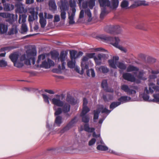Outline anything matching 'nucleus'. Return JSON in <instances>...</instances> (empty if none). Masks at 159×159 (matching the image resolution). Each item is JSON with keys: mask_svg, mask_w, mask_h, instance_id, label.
Returning <instances> with one entry per match:
<instances>
[{"mask_svg": "<svg viewBox=\"0 0 159 159\" xmlns=\"http://www.w3.org/2000/svg\"><path fill=\"white\" fill-rule=\"evenodd\" d=\"M59 55V53L57 52H52L51 53L52 58L55 60L56 61L57 60H58Z\"/></svg>", "mask_w": 159, "mask_h": 159, "instance_id": "38", "label": "nucleus"}, {"mask_svg": "<svg viewBox=\"0 0 159 159\" xmlns=\"http://www.w3.org/2000/svg\"><path fill=\"white\" fill-rule=\"evenodd\" d=\"M95 55V53H87L86 56L88 57L89 59L94 58Z\"/></svg>", "mask_w": 159, "mask_h": 159, "instance_id": "62", "label": "nucleus"}, {"mask_svg": "<svg viewBox=\"0 0 159 159\" xmlns=\"http://www.w3.org/2000/svg\"><path fill=\"white\" fill-rule=\"evenodd\" d=\"M149 90H148L147 87H145L144 93L140 94L139 96L142 98L145 101L151 102L152 101H150L151 99H149V96L148 94L152 93L154 92L153 90L156 91H159V87L156 86L154 83H150L149 84Z\"/></svg>", "mask_w": 159, "mask_h": 159, "instance_id": "3", "label": "nucleus"}, {"mask_svg": "<svg viewBox=\"0 0 159 159\" xmlns=\"http://www.w3.org/2000/svg\"><path fill=\"white\" fill-rule=\"evenodd\" d=\"M85 13L89 17V21H90L92 20V14L90 10L89 9H87L85 10Z\"/></svg>", "mask_w": 159, "mask_h": 159, "instance_id": "53", "label": "nucleus"}, {"mask_svg": "<svg viewBox=\"0 0 159 159\" xmlns=\"http://www.w3.org/2000/svg\"><path fill=\"white\" fill-rule=\"evenodd\" d=\"M70 54L71 60H75V59L77 58V52L76 51L73 50L71 51L70 52Z\"/></svg>", "mask_w": 159, "mask_h": 159, "instance_id": "36", "label": "nucleus"}, {"mask_svg": "<svg viewBox=\"0 0 159 159\" xmlns=\"http://www.w3.org/2000/svg\"><path fill=\"white\" fill-rule=\"evenodd\" d=\"M67 55L64 51H62L61 52L58 59V61H61V62H64L65 60L66 57Z\"/></svg>", "mask_w": 159, "mask_h": 159, "instance_id": "29", "label": "nucleus"}, {"mask_svg": "<svg viewBox=\"0 0 159 159\" xmlns=\"http://www.w3.org/2000/svg\"><path fill=\"white\" fill-rule=\"evenodd\" d=\"M87 74L88 76L94 77L95 76V73L93 69H91L87 71Z\"/></svg>", "mask_w": 159, "mask_h": 159, "instance_id": "39", "label": "nucleus"}, {"mask_svg": "<svg viewBox=\"0 0 159 159\" xmlns=\"http://www.w3.org/2000/svg\"><path fill=\"white\" fill-rule=\"evenodd\" d=\"M98 109H99L100 111H101L102 113H106L107 114V115H108L111 111V110H109L106 108H104L102 105H99Z\"/></svg>", "mask_w": 159, "mask_h": 159, "instance_id": "30", "label": "nucleus"}, {"mask_svg": "<svg viewBox=\"0 0 159 159\" xmlns=\"http://www.w3.org/2000/svg\"><path fill=\"white\" fill-rule=\"evenodd\" d=\"M121 104V103L119 102H112L110 106V108L112 109L116 107Z\"/></svg>", "mask_w": 159, "mask_h": 159, "instance_id": "43", "label": "nucleus"}, {"mask_svg": "<svg viewBox=\"0 0 159 159\" xmlns=\"http://www.w3.org/2000/svg\"><path fill=\"white\" fill-rule=\"evenodd\" d=\"M117 66L119 68L123 70H125L126 68V66L122 62L118 61Z\"/></svg>", "mask_w": 159, "mask_h": 159, "instance_id": "45", "label": "nucleus"}, {"mask_svg": "<svg viewBox=\"0 0 159 159\" xmlns=\"http://www.w3.org/2000/svg\"><path fill=\"white\" fill-rule=\"evenodd\" d=\"M54 65V62L53 61L49 59H48L47 60H45L43 61L40 67L48 69L50 68L52 66H53Z\"/></svg>", "mask_w": 159, "mask_h": 159, "instance_id": "9", "label": "nucleus"}, {"mask_svg": "<svg viewBox=\"0 0 159 159\" xmlns=\"http://www.w3.org/2000/svg\"><path fill=\"white\" fill-rule=\"evenodd\" d=\"M82 117V121L85 123H88L89 120V117L88 115L80 114Z\"/></svg>", "mask_w": 159, "mask_h": 159, "instance_id": "35", "label": "nucleus"}, {"mask_svg": "<svg viewBox=\"0 0 159 159\" xmlns=\"http://www.w3.org/2000/svg\"><path fill=\"white\" fill-rule=\"evenodd\" d=\"M119 59V57L117 56H114L112 59L108 60V63L109 66L113 68H116L118 61Z\"/></svg>", "mask_w": 159, "mask_h": 159, "instance_id": "13", "label": "nucleus"}, {"mask_svg": "<svg viewBox=\"0 0 159 159\" xmlns=\"http://www.w3.org/2000/svg\"><path fill=\"white\" fill-rule=\"evenodd\" d=\"M101 39L105 41H110L111 43L114 47L118 48L124 52H126V49L119 45L120 40L119 38L115 37L113 38L105 35H103L101 36Z\"/></svg>", "mask_w": 159, "mask_h": 159, "instance_id": "4", "label": "nucleus"}, {"mask_svg": "<svg viewBox=\"0 0 159 159\" xmlns=\"http://www.w3.org/2000/svg\"><path fill=\"white\" fill-rule=\"evenodd\" d=\"M98 55V57L100 58H101V59H107L108 58V55H106L104 54H99Z\"/></svg>", "mask_w": 159, "mask_h": 159, "instance_id": "60", "label": "nucleus"}, {"mask_svg": "<svg viewBox=\"0 0 159 159\" xmlns=\"http://www.w3.org/2000/svg\"><path fill=\"white\" fill-rule=\"evenodd\" d=\"M105 30L107 32L111 34H118L121 31V29L119 25L107 26Z\"/></svg>", "mask_w": 159, "mask_h": 159, "instance_id": "7", "label": "nucleus"}, {"mask_svg": "<svg viewBox=\"0 0 159 159\" xmlns=\"http://www.w3.org/2000/svg\"><path fill=\"white\" fill-rule=\"evenodd\" d=\"M36 51L34 49L27 50L26 51V55H22L20 57V61L17 60L14 63V66L17 68H21L23 66V61H25V63L27 65H30L31 63L33 65L35 63V59L33 57L36 55Z\"/></svg>", "mask_w": 159, "mask_h": 159, "instance_id": "2", "label": "nucleus"}, {"mask_svg": "<svg viewBox=\"0 0 159 159\" xmlns=\"http://www.w3.org/2000/svg\"><path fill=\"white\" fill-rule=\"evenodd\" d=\"M94 60L97 65H100L101 63V58L98 57V55L97 57H94Z\"/></svg>", "mask_w": 159, "mask_h": 159, "instance_id": "55", "label": "nucleus"}, {"mask_svg": "<svg viewBox=\"0 0 159 159\" xmlns=\"http://www.w3.org/2000/svg\"><path fill=\"white\" fill-rule=\"evenodd\" d=\"M63 97L62 94L57 95L56 97L51 99L52 103L54 105L53 108L55 111L54 115H59L63 113L66 114V116L70 117V115L68 113L70 111V106L69 103L64 102L62 100Z\"/></svg>", "mask_w": 159, "mask_h": 159, "instance_id": "1", "label": "nucleus"}, {"mask_svg": "<svg viewBox=\"0 0 159 159\" xmlns=\"http://www.w3.org/2000/svg\"><path fill=\"white\" fill-rule=\"evenodd\" d=\"M103 98L105 101H108L113 98V96L109 94H107L106 95H103Z\"/></svg>", "mask_w": 159, "mask_h": 159, "instance_id": "40", "label": "nucleus"}, {"mask_svg": "<svg viewBox=\"0 0 159 159\" xmlns=\"http://www.w3.org/2000/svg\"><path fill=\"white\" fill-rule=\"evenodd\" d=\"M8 26L4 23L0 24V32L1 34H4L7 32L8 30Z\"/></svg>", "mask_w": 159, "mask_h": 159, "instance_id": "23", "label": "nucleus"}, {"mask_svg": "<svg viewBox=\"0 0 159 159\" xmlns=\"http://www.w3.org/2000/svg\"><path fill=\"white\" fill-rule=\"evenodd\" d=\"M69 4L71 7L72 8V12L73 9H76L75 7L76 6V2L74 0H70L69 1Z\"/></svg>", "mask_w": 159, "mask_h": 159, "instance_id": "48", "label": "nucleus"}, {"mask_svg": "<svg viewBox=\"0 0 159 159\" xmlns=\"http://www.w3.org/2000/svg\"><path fill=\"white\" fill-rule=\"evenodd\" d=\"M4 10L6 11H9L13 10L14 8V6L9 3H5L3 4Z\"/></svg>", "mask_w": 159, "mask_h": 159, "instance_id": "28", "label": "nucleus"}, {"mask_svg": "<svg viewBox=\"0 0 159 159\" xmlns=\"http://www.w3.org/2000/svg\"><path fill=\"white\" fill-rule=\"evenodd\" d=\"M44 18L43 16V13H40L39 14V16L40 18L39 23L41 25V27L44 28L46 25L47 24L46 18L47 16V13L45 12L44 13Z\"/></svg>", "mask_w": 159, "mask_h": 159, "instance_id": "10", "label": "nucleus"}, {"mask_svg": "<svg viewBox=\"0 0 159 159\" xmlns=\"http://www.w3.org/2000/svg\"><path fill=\"white\" fill-rule=\"evenodd\" d=\"M157 76L156 75L154 74H152V75H150L149 76V79L148 80L149 81V84H150V83H153L152 82V80H155L157 78Z\"/></svg>", "mask_w": 159, "mask_h": 159, "instance_id": "51", "label": "nucleus"}, {"mask_svg": "<svg viewBox=\"0 0 159 159\" xmlns=\"http://www.w3.org/2000/svg\"><path fill=\"white\" fill-rule=\"evenodd\" d=\"M14 15L8 12H0V16L4 18H8L6 21L10 24H12L14 21Z\"/></svg>", "mask_w": 159, "mask_h": 159, "instance_id": "8", "label": "nucleus"}, {"mask_svg": "<svg viewBox=\"0 0 159 159\" xmlns=\"http://www.w3.org/2000/svg\"><path fill=\"white\" fill-rule=\"evenodd\" d=\"M101 86L102 88L107 92L113 93L114 90L111 88H108L107 86V81L106 80H103L101 84Z\"/></svg>", "mask_w": 159, "mask_h": 159, "instance_id": "18", "label": "nucleus"}, {"mask_svg": "<svg viewBox=\"0 0 159 159\" xmlns=\"http://www.w3.org/2000/svg\"><path fill=\"white\" fill-rule=\"evenodd\" d=\"M78 119L77 117H74L65 127L62 129H60L57 133H60L63 134L65 132L74 126L75 124L78 121Z\"/></svg>", "mask_w": 159, "mask_h": 159, "instance_id": "6", "label": "nucleus"}, {"mask_svg": "<svg viewBox=\"0 0 159 159\" xmlns=\"http://www.w3.org/2000/svg\"><path fill=\"white\" fill-rule=\"evenodd\" d=\"M61 11H66L68 10L69 5L68 1L64 0L61 2V5L60 6Z\"/></svg>", "mask_w": 159, "mask_h": 159, "instance_id": "19", "label": "nucleus"}, {"mask_svg": "<svg viewBox=\"0 0 159 159\" xmlns=\"http://www.w3.org/2000/svg\"><path fill=\"white\" fill-rule=\"evenodd\" d=\"M27 16L25 14L20 15L19 19V23H22L21 28V33L26 34L28 30V28L26 24L25 23Z\"/></svg>", "mask_w": 159, "mask_h": 159, "instance_id": "5", "label": "nucleus"}, {"mask_svg": "<svg viewBox=\"0 0 159 159\" xmlns=\"http://www.w3.org/2000/svg\"><path fill=\"white\" fill-rule=\"evenodd\" d=\"M76 10L74 8L73 9V11L71 13V15H70V13L69 12V17L68 18L69 20V23L70 24H73L75 23V22L74 20V17L75 15Z\"/></svg>", "mask_w": 159, "mask_h": 159, "instance_id": "22", "label": "nucleus"}, {"mask_svg": "<svg viewBox=\"0 0 159 159\" xmlns=\"http://www.w3.org/2000/svg\"><path fill=\"white\" fill-rule=\"evenodd\" d=\"M85 13L89 17V21H90L92 20V14L90 10L89 9H87L85 10Z\"/></svg>", "mask_w": 159, "mask_h": 159, "instance_id": "52", "label": "nucleus"}, {"mask_svg": "<svg viewBox=\"0 0 159 159\" xmlns=\"http://www.w3.org/2000/svg\"><path fill=\"white\" fill-rule=\"evenodd\" d=\"M89 59L86 55L82 59L81 67L82 70H84L87 69L89 68L88 62L87 61Z\"/></svg>", "mask_w": 159, "mask_h": 159, "instance_id": "14", "label": "nucleus"}, {"mask_svg": "<svg viewBox=\"0 0 159 159\" xmlns=\"http://www.w3.org/2000/svg\"><path fill=\"white\" fill-rule=\"evenodd\" d=\"M84 130L85 131L89 133H92L95 130V129L89 127L88 124H85L84 125Z\"/></svg>", "mask_w": 159, "mask_h": 159, "instance_id": "34", "label": "nucleus"}, {"mask_svg": "<svg viewBox=\"0 0 159 159\" xmlns=\"http://www.w3.org/2000/svg\"><path fill=\"white\" fill-rule=\"evenodd\" d=\"M121 89L123 91L126 93L128 94L132 95L135 94L136 92L135 90L130 89L128 85L123 84L121 86Z\"/></svg>", "mask_w": 159, "mask_h": 159, "instance_id": "11", "label": "nucleus"}, {"mask_svg": "<svg viewBox=\"0 0 159 159\" xmlns=\"http://www.w3.org/2000/svg\"><path fill=\"white\" fill-rule=\"evenodd\" d=\"M57 116L56 118L55 121V124L57 126H60L62 123V117L59 115Z\"/></svg>", "mask_w": 159, "mask_h": 159, "instance_id": "31", "label": "nucleus"}, {"mask_svg": "<svg viewBox=\"0 0 159 159\" xmlns=\"http://www.w3.org/2000/svg\"><path fill=\"white\" fill-rule=\"evenodd\" d=\"M75 60H71L67 63V65L70 68H74L75 66Z\"/></svg>", "mask_w": 159, "mask_h": 159, "instance_id": "42", "label": "nucleus"}, {"mask_svg": "<svg viewBox=\"0 0 159 159\" xmlns=\"http://www.w3.org/2000/svg\"><path fill=\"white\" fill-rule=\"evenodd\" d=\"M95 0H90L88 2V6L91 9H93V7L95 5Z\"/></svg>", "mask_w": 159, "mask_h": 159, "instance_id": "54", "label": "nucleus"}, {"mask_svg": "<svg viewBox=\"0 0 159 159\" xmlns=\"http://www.w3.org/2000/svg\"><path fill=\"white\" fill-rule=\"evenodd\" d=\"M42 95L44 102L48 104H49L50 102L49 100V97L46 95L44 94H43Z\"/></svg>", "mask_w": 159, "mask_h": 159, "instance_id": "58", "label": "nucleus"}, {"mask_svg": "<svg viewBox=\"0 0 159 159\" xmlns=\"http://www.w3.org/2000/svg\"><path fill=\"white\" fill-rule=\"evenodd\" d=\"M154 98L151 100L150 101L153 102H159V93L154 94L153 95Z\"/></svg>", "mask_w": 159, "mask_h": 159, "instance_id": "46", "label": "nucleus"}, {"mask_svg": "<svg viewBox=\"0 0 159 159\" xmlns=\"http://www.w3.org/2000/svg\"><path fill=\"white\" fill-rule=\"evenodd\" d=\"M66 101L69 103L75 105L76 103V101L71 96H67L66 98Z\"/></svg>", "mask_w": 159, "mask_h": 159, "instance_id": "37", "label": "nucleus"}, {"mask_svg": "<svg viewBox=\"0 0 159 159\" xmlns=\"http://www.w3.org/2000/svg\"><path fill=\"white\" fill-rule=\"evenodd\" d=\"M61 17L62 20H65L66 18V11H61Z\"/></svg>", "mask_w": 159, "mask_h": 159, "instance_id": "59", "label": "nucleus"}, {"mask_svg": "<svg viewBox=\"0 0 159 159\" xmlns=\"http://www.w3.org/2000/svg\"><path fill=\"white\" fill-rule=\"evenodd\" d=\"M118 100L121 104L132 101L131 98L127 96H121Z\"/></svg>", "mask_w": 159, "mask_h": 159, "instance_id": "20", "label": "nucleus"}, {"mask_svg": "<svg viewBox=\"0 0 159 159\" xmlns=\"http://www.w3.org/2000/svg\"><path fill=\"white\" fill-rule=\"evenodd\" d=\"M97 149L100 151H105L108 150V148L106 146L103 141L101 139L97 143Z\"/></svg>", "mask_w": 159, "mask_h": 159, "instance_id": "12", "label": "nucleus"}, {"mask_svg": "<svg viewBox=\"0 0 159 159\" xmlns=\"http://www.w3.org/2000/svg\"><path fill=\"white\" fill-rule=\"evenodd\" d=\"M128 2L127 1L124 0L121 3V7L123 8H126L128 6Z\"/></svg>", "mask_w": 159, "mask_h": 159, "instance_id": "57", "label": "nucleus"}, {"mask_svg": "<svg viewBox=\"0 0 159 159\" xmlns=\"http://www.w3.org/2000/svg\"><path fill=\"white\" fill-rule=\"evenodd\" d=\"M45 57V55L44 54H42L38 56V59L37 61V63L39 64L41 61L44 60Z\"/></svg>", "mask_w": 159, "mask_h": 159, "instance_id": "50", "label": "nucleus"}, {"mask_svg": "<svg viewBox=\"0 0 159 159\" xmlns=\"http://www.w3.org/2000/svg\"><path fill=\"white\" fill-rule=\"evenodd\" d=\"M119 4V0H111L109 7L112 9H116L118 7Z\"/></svg>", "mask_w": 159, "mask_h": 159, "instance_id": "24", "label": "nucleus"}, {"mask_svg": "<svg viewBox=\"0 0 159 159\" xmlns=\"http://www.w3.org/2000/svg\"><path fill=\"white\" fill-rule=\"evenodd\" d=\"M99 69L100 71L104 73H106L109 71V69L105 66H101Z\"/></svg>", "mask_w": 159, "mask_h": 159, "instance_id": "49", "label": "nucleus"}, {"mask_svg": "<svg viewBox=\"0 0 159 159\" xmlns=\"http://www.w3.org/2000/svg\"><path fill=\"white\" fill-rule=\"evenodd\" d=\"M96 142V139L95 138H92L89 142V145L91 146L94 145Z\"/></svg>", "mask_w": 159, "mask_h": 159, "instance_id": "61", "label": "nucleus"}, {"mask_svg": "<svg viewBox=\"0 0 159 159\" xmlns=\"http://www.w3.org/2000/svg\"><path fill=\"white\" fill-rule=\"evenodd\" d=\"M101 7H106V6L110 7V1L109 0H98Z\"/></svg>", "mask_w": 159, "mask_h": 159, "instance_id": "25", "label": "nucleus"}, {"mask_svg": "<svg viewBox=\"0 0 159 159\" xmlns=\"http://www.w3.org/2000/svg\"><path fill=\"white\" fill-rule=\"evenodd\" d=\"M15 6L16 8V12L22 15L21 14L25 11L24 5L20 2H18L16 4Z\"/></svg>", "mask_w": 159, "mask_h": 159, "instance_id": "16", "label": "nucleus"}, {"mask_svg": "<svg viewBox=\"0 0 159 159\" xmlns=\"http://www.w3.org/2000/svg\"><path fill=\"white\" fill-rule=\"evenodd\" d=\"M19 54L17 53H14L9 56V58L14 63L18 60Z\"/></svg>", "mask_w": 159, "mask_h": 159, "instance_id": "27", "label": "nucleus"}, {"mask_svg": "<svg viewBox=\"0 0 159 159\" xmlns=\"http://www.w3.org/2000/svg\"><path fill=\"white\" fill-rule=\"evenodd\" d=\"M49 7L50 10L54 11L57 9V6L54 0H50L49 2Z\"/></svg>", "mask_w": 159, "mask_h": 159, "instance_id": "21", "label": "nucleus"}, {"mask_svg": "<svg viewBox=\"0 0 159 159\" xmlns=\"http://www.w3.org/2000/svg\"><path fill=\"white\" fill-rule=\"evenodd\" d=\"M148 5V3L145 0H137L134 2L132 5L134 7H137L140 6H147Z\"/></svg>", "mask_w": 159, "mask_h": 159, "instance_id": "17", "label": "nucleus"}, {"mask_svg": "<svg viewBox=\"0 0 159 159\" xmlns=\"http://www.w3.org/2000/svg\"><path fill=\"white\" fill-rule=\"evenodd\" d=\"M151 73L152 74H154L156 75L159 73V69H156L155 70H151Z\"/></svg>", "mask_w": 159, "mask_h": 159, "instance_id": "64", "label": "nucleus"}, {"mask_svg": "<svg viewBox=\"0 0 159 159\" xmlns=\"http://www.w3.org/2000/svg\"><path fill=\"white\" fill-rule=\"evenodd\" d=\"M90 110L89 108L87 107H83L82 111L80 114L87 115V114Z\"/></svg>", "mask_w": 159, "mask_h": 159, "instance_id": "47", "label": "nucleus"}, {"mask_svg": "<svg viewBox=\"0 0 159 159\" xmlns=\"http://www.w3.org/2000/svg\"><path fill=\"white\" fill-rule=\"evenodd\" d=\"M88 2L86 1H84L83 2L82 7V8L84 9L86 8H87L88 6Z\"/></svg>", "mask_w": 159, "mask_h": 159, "instance_id": "63", "label": "nucleus"}, {"mask_svg": "<svg viewBox=\"0 0 159 159\" xmlns=\"http://www.w3.org/2000/svg\"><path fill=\"white\" fill-rule=\"evenodd\" d=\"M100 112V111L99 109H98L97 110L94 111L93 120L94 122H95V120L98 119L99 114Z\"/></svg>", "mask_w": 159, "mask_h": 159, "instance_id": "44", "label": "nucleus"}, {"mask_svg": "<svg viewBox=\"0 0 159 159\" xmlns=\"http://www.w3.org/2000/svg\"><path fill=\"white\" fill-rule=\"evenodd\" d=\"M17 32L18 29L17 28V26L16 25H13L9 32V34H16Z\"/></svg>", "mask_w": 159, "mask_h": 159, "instance_id": "41", "label": "nucleus"}, {"mask_svg": "<svg viewBox=\"0 0 159 159\" xmlns=\"http://www.w3.org/2000/svg\"><path fill=\"white\" fill-rule=\"evenodd\" d=\"M7 65V62L4 60H0V66L1 67H6Z\"/></svg>", "mask_w": 159, "mask_h": 159, "instance_id": "56", "label": "nucleus"}, {"mask_svg": "<svg viewBox=\"0 0 159 159\" xmlns=\"http://www.w3.org/2000/svg\"><path fill=\"white\" fill-rule=\"evenodd\" d=\"M139 70V68L136 66H134L132 65H129L127 68L126 70L127 72H134V73L135 74Z\"/></svg>", "mask_w": 159, "mask_h": 159, "instance_id": "26", "label": "nucleus"}, {"mask_svg": "<svg viewBox=\"0 0 159 159\" xmlns=\"http://www.w3.org/2000/svg\"><path fill=\"white\" fill-rule=\"evenodd\" d=\"M101 12L100 17L101 18H103L105 16L109 13V12L107 11L106 7H101Z\"/></svg>", "mask_w": 159, "mask_h": 159, "instance_id": "33", "label": "nucleus"}, {"mask_svg": "<svg viewBox=\"0 0 159 159\" xmlns=\"http://www.w3.org/2000/svg\"><path fill=\"white\" fill-rule=\"evenodd\" d=\"M145 73L144 71L143 70H141L139 71V74L137 76V77L139 79L146 80H147V78L146 77L143 76L144 74Z\"/></svg>", "mask_w": 159, "mask_h": 159, "instance_id": "32", "label": "nucleus"}, {"mask_svg": "<svg viewBox=\"0 0 159 159\" xmlns=\"http://www.w3.org/2000/svg\"><path fill=\"white\" fill-rule=\"evenodd\" d=\"M123 77L125 80L131 82H134L136 80V79L134 76L129 73H123Z\"/></svg>", "mask_w": 159, "mask_h": 159, "instance_id": "15", "label": "nucleus"}]
</instances>
